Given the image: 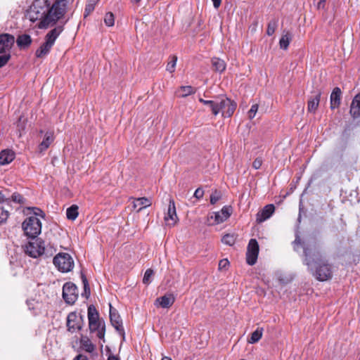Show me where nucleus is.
<instances>
[{"instance_id": "obj_11", "label": "nucleus", "mask_w": 360, "mask_h": 360, "mask_svg": "<svg viewBox=\"0 0 360 360\" xmlns=\"http://www.w3.org/2000/svg\"><path fill=\"white\" fill-rule=\"evenodd\" d=\"M177 219L174 201L172 199H169L167 212L165 216V221L167 226H172L176 224Z\"/></svg>"}, {"instance_id": "obj_18", "label": "nucleus", "mask_w": 360, "mask_h": 360, "mask_svg": "<svg viewBox=\"0 0 360 360\" xmlns=\"http://www.w3.org/2000/svg\"><path fill=\"white\" fill-rule=\"evenodd\" d=\"M54 140L53 134L51 131H47L44 134L43 141L39 143L38 146V150L39 153L45 151Z\"/></svg>"}, {"instance_id": "obj_26", "label": "nucleus", "mask_w": 360, "mask_h": 360, "mask_svg": "<svg viewBox=\"0 0 360 360\" xmlns=\"http://www.w3.org/2000/svg\"><path fill=\"white\" fill-rule=\"evenodd\" d=\"M212 65L214 71L219 73L223 72L226 68L225 61L217 57H214L212 58Z\"/></svg>"}, {"instance_id": "obj_45", "label": "nucleus", "mask_w": 360, "mask_h": 360, "mask_svg": "<svg viewBox=\"0 0 360 360\" xmlns=\"http://www.w3.org/2000/svg\"><path fill=\"white\" fill-rule=\"evenodd\" d=\"M221 198V195L217 191H215L211 195H210V203L212 205H214L217 202V201Z\"/></svg>"}, {"instance_id": "obj_20", "label": "nucleus", "mask_w": 360, "mask_h": 360, "mask_svg": "<svg viewBox=\"0 0 360 360\" xmlns=\"http://www.w3.org/2000/svg\"><path fill=\"white\" fill-rule=\"evenodd\" d=\"M350 114L354 118L360 117V93L355 96L350 106Z\"/></svg>"}, {"instance_id": "obj_22", "label": "nucleus", "mask_w": 360, "mask_h": 360, "mask_svg": "<svg viewBox=\"0 0 360 360\" xmlns=\"http://www.w3.org/2000/svg\"><path fill=\"white\" fill-rule=\"evenodd\" d=\"M63 30V26L60 25L49 31L45 37V40L51 43L52 45L54 44L56 39L60 34Z\"/></svg>"}, {"instance_id": "obj_34", "label": "nucleus", "mask_w": 360, "mask_h": 360, "mask_svg": "<svg viewBox=\"0 0 360 360\" xmlns=\"http://www.w3.org/2000/svg\"><path fill=\"white\" fill-rule=\"evenodd\" d=\"M82 283L84 285V292L82 294V295L83 297H85L86 298H89L90 294H91V290H90L88 280H87L86 277L85 276V275L82 274Z\"/></svg>"}, {"instance_id": "obj_54", "label": "nucleus", "mask_w": 360, "mask_h": 360, "mask_svg": "<svg viewBox=\"0 0 360 360\" xmlns=\"http://www.w3.org/2000/svg\"><path fill=\"white\" fill-rule=\"evenodd\" d=\"M37 212H34L35 215H41L43 217H44L42 215L43 212L39 209H37Z\"/></svg>"}, {"instance_id": "obj_16", "label": "nucleus", "mask_w": 360, "mask_h": 360, "mask_svg": "<svg viewBox=\"0 0 360 360\" xmlns=\"http://www.w3.org/2000/svg\"><path fill=\"white\" fill-rule=\"evenodd\" d=\"M15 158V153L11 149H4L0 152V165L11 163Z\"/></svg>"}, {"instance_id": "obj_44", "label": "nucleus", "mask_w": 360, "mask_h": 360, "mask_svg": "<svg viewBox=\"0 0 360 360\" xmlns=\"http://www.w3.org/2000/svg\"><path fill=\"white\" fill-rule=\"evenodd\" d=\"M10 58L11 54L9 53L0 56V68L4 66Z\"/></svg>"}, {"instance_id": "obj_12", "label": "nucleus", "mask_w": 360, "mask_h": 360, "mask_svg": "<svg viewBox=\"0 0 360 360\" xmlns=\"http://www.w3.org/2000/svg\"><path fill=\"white\" fill-rule=\"evenodd\" d=\"M15 42V37L10 34H0V53H6L12 48Z\"/></svg>"}, {"instance_id": "obj_4", "label": "nucleus", "mask_w": 360, "mask_h": 360, "mask_svg": "<svg viewBox=\"0 0 360 360\" xmlns=\"http://www.w3.org/2000/svg\"><path fill=\"white\" fill-rule=\"evenodd\" d=\"M22 226L25 234L32 238H35L41 231V223L36 216L27 218Z\"/></svg>"}, {"instance_id": "obj_31", "label": "nucleus", "mask_w": 360, "mask_h": 360, "mask_svg": "<svg viewBox=\"0 0 360 360\" xmlns=\"http://www.w3.org/2000/svg\"><path fill=\"white\" fill-rule=\"evenodd\" d=\"M78 209L79 207L76 205H72L68 207L66 210L67 218L70 220H75L79 214Z\"/></svg>"}, {"instance_id": "obj_47", "label": "nucleus", "mask_w": 360, "mask_h": 360, "mask_svg": "<svg viewBox=\"0 0 360 360\" xmlns=\"http://www.w3.org/2000/svg\"><path fill=\"white\" fill-rule=\"evenodd\" d=\"M262 165V160L261 158H257L252 162V167L255 169H258Z\"/></svg>"}, {"instance_id": "obj_41", "label": "nucleus", "mask_w": 360, "mask_h": 360, "mask_svg": "<svg viewBox=\"0 0 360 360\" xmlns=\"http://www.w3.org/2000/svg\"><path fill=\"white\" fill-rule=\"evenodd\" d=\"M259 106L257 104H253L249 111L248 112V118L252 120L258 110Z\"/></svg>"}, {"instance_id": "obj_52", "label": "nucleus", "mask_w": 360, "mask_h": 360, "mask_svg": "<svg viewBox=\"0 0 360 360\" xmlns=\"http://www.w3.org/2000/svg\"><path fill=\"white\" fill-rule=\"evenodd\" d=\"M302 243L301 239L299 236H296L295 240H294L295 245H300Z\"/></svg>"}, {"instance_id": "obj_28", "label": "nucleus", "mask_w": 360, "mask_h": 360, "mask_svg": "<svg viewBox=\"0 0 360 360\" xmlns=\"http://www.w3.org/2000/svg\"><path fill=\"white\" fill-rule=\"evenodd\" d=\"M195 89L191 86H181L176 91V94L179 97L184 98L189 95L193 94Z\"/></svg>"}, {"instance_id": "obj_37", "label": "nucleus", "mask_w": 360, "mask_h": 360, "mask_svg": "<svg viewBox=\"0 0 360 360\" xmlns=\"http://www.w3.org/2000/svg\"><path fill=\"white\" fill-rule=\"evenodd\" d=\"M221 242L226 245H233L236 242V237L233 234H226L222 237Z\"/></svg>"}, {"instance_id": "obj_29", "label": "nucleus", "mask_w": 360, "mask_h": 360, "mask_svg": "<svg viewBox=\"0 0 360 360\" xmlns=\"http://www.w3.org/2000/svg\"><path fill=\"white\" fill-rule=\"evenodd\" d=\"M199 101L205 105H208L210 110H212V112L214 115H217V98L215 100H205L203 98H199Z\"/></svg>"}, {"instance_id": "obj_40", "label": "nucleus", "mask_w": 360, "mask_h": 360, "mask_svg": "<svg viewBox=\"0 0 360 360\" xmlns=\"http://www.w3.org/2000/svg\"><path fill=\"white\" fill-rule=\"evenodd\" d=\"M11 200L19 204H23L25 202V198L20 193H14L10 198V201Z\"/></svg>"}, {"instance_id": "obj_32", "label": "nucleus", "mask_w": 360, "mask_h": 360, "mask_svg": "<svg viewBox=\"0 0 360 360\" xmlns=\"http://www.w3.org/2000/svg\"><path fill=\"white\" fill-rule=\"evenodd\" d=\"M98 1V0H87L84 13V18L89 16L94 11L95 6Z\"/></svg>"}, {"instance_id": "obj_35", "label": "nucleus", "mask_w": 360, "mask_h": 360, "mask_svg": "<svg viewBox=\"0 0 360 360\" xmlns=\"http://www.w3.org/2000/svg\"><path fill=\"white\" fill-rule=\"evenodd\" d=\"M170 60L167 63L166 70L172 73L175 70V67L177 62V57L176 56H170Z\"/></svg>"}, {"instance_id": "obj_15", "label": "nucleus", "mask_w": 360, "mask_h": 360, "mask_svg": "<svg viewBox=\"0 0 360 360\" xmlns=\"http://www.w3.org/2000/svg\"><path fill=\"white\" fill-rule=\"evenodd\" d=\"M275 207L273 204L266 205L257 214V221L262 223L269 219L274 212Z\"/></svg>"}, {"instance_id": "obj_13", "label": "nucleus", "mask_w": 360, "mask_h": 360, "mask_svg": "<svg viewBox=\"0 0 360 360\" xmlns=\"http://www.w3.org/2000/svg\"><path fill=\"white\" fill-rule=\"evenodd\" d=\"M232 213V207L231 206H224L219 212H213L210 217L214 219L216 224H221L227 220Z\"/></svg>"}, {"instance_id": "obj_50", "label": "nucleus", "mask_w": 360, "mask_h": 360, "mask_svg": "<svg viewBox=\"0 0 360 360\" xmlns=\"http://www.w3.org/2000/svg\"><path fill=\"white\" fill-rule=\"evenodd\" d=\"M73 360H89V359L86 356H84V355H82V354H78L77 356H76L74 358Z\"/></svg>"}, {"instance_id": "obj_10", "label": "nucleus", "mask_w": 360, "mask_h": 360, "mask_svg": "<svg viewBox=\"0 0 360 360\" xmlns=\"http://www.w3.org/2000/svg\"><path fill=\"white\" fill-rule=\"evenodd\" d=\"M259 254V244L256 239L252 238L250 240L247 252H246V262L249 265H254L257 262Z\"/></svg>"}, {"instance_id": "obj_55", "label": "nucleus", "mask_w": 360, "mask_h": 360, "mask_svg": "<svg viewBox=\"0 0 360 360\" xmlns=\"http://www.w3.org/2000/svg\"><path fill=\"white\" fill-rule=\"evenodd\" d=\"M162 360H172V359L170 357H168V356H165L162 359Z\"/></svg>"}, {"instance_id": "obj_46", "label": "nucleus", "mask_w": 360, "mask_h": 360, "mask_svg": "<svg viewBox=\"0 0 360 360\" xmlns=\"http://www.w3.org/2000/svg\"><path fill=\"white\" fill-rule=\"evenodd\" d=\"M9 203L10 202V197L4 193V191H0V204L2 203Z\"/></svg>"}, {"instance_id": "obj_36", "label": "nucleus", "mask_w": 360, "mask_h": 360, "mask_svg": "<svg viewBox=\"0 0 360 360\" xmlns=\"http://www.w3.org/2000/svg\"><path fill=\"white\" fill-rule=\"evenodd\" d=\"M278 26V21L276 20H271L267 26L266 34L269 36H271L275 32L276 29Z\"/></svg>"}, {"instance_id": "obj_30", "label": "nucleus", "mask_w": 360, "mask_h": 360, "mask_svg": "<svg viewBox=\"0 0 360 360\" xmlns=\"http://www.w3.org/2000/svg\"><path fill=\"white\" fill-rule=\"evenodd\" d=\"M263 328H257L253 333H252L250 338L248 340V343L255 344L262 338L263 334Z\"/></svg>"}, {"instance_id": "obj_38", "label": "nucleus", "mask_w": 360, "mask_h": 360, "mask_svg": "<svg viewBox=\"0 0 360 360\" xmlns=\"http://www.w3.org/2000/svg\"><path fill=\"white\" fill-rule=\"evenodd\" d=\"M154 271L151 269H148L143 276V283L146 285H148L152 281V277L153 276Z\"/></svg>"}, {"instance_id": "obj_25", "label": "nucleus", "mask_w": 360, "mask_h": 360, "mask_svg": "<svg viewBox=\"0 0 360 360\" xmlns=\"http://www.w3.org/2000/svg\"><path fill=\"white\" fill-rule=\"evenodd\" d=\"M80 345L83 349L89 353H91L95 349L94 345L91 342L90 339L86 335H81Z\"/></svg>"}, {"instance_id": "obj_56", "label": "nucleus", "mask_w": 360, "mask_h": 360, "mask_svg": "<svg viewBox=\"0 0 360 360\" xmlns=\"http://www.w3.org/2000/svg\"><path fill=\"white\" fill-rule=\"evenodd\" d=\"M135 3H139L141 0H132Z\"/></svg>"}, {"instance_id": "obj_6", "label": "nucleus", "mask_w": 360, "mask_h": 360, "mask_svg": "<svg viewBox=\"0 0 360 360\" xmlns=\"http://www.w3.org/2000/svg\"><path fill=\"white\" fill-rule=\"evenodd\" d=\"M53 264L62 272L70 271L74 267V261L68 253H58L53 258Z\"/></svg>"}, {"instance_id": "obj_3", "label": "nucleus", "mask_w": 360, "mask_h": 360, "mask_svg": "<svg viewBox=\"0 0 360 360\" xmlns=\"http://www.w3.org/2000/svg\"><path fill=\"white\" fill-rule=\"evenodd\" d=\"M88 319L90 332H97V337L103 339L105 333V323L99 319L98 312L93 305L88 307Z\"/></svg>"}, {"instance_id": "obj_27", "label": "nucleus", "mask_w": 360, "mask_h": 360, "mask_svg": "<svg viewBox=\"0 0 360 360\" xmlns=\"http://www.w3.org/2000/svg\"><path fill=\"white\" fill-rule=\"evenodd\" d=\"M52 46H53V45L51 43H49L45 40V42L43 43L40 46V47L36 51V53H35L36 56L37 58L44 57L49 53Z\"/></svg>"}, {"instance_id": "obj_17", "label": "nucleus", "mask_w": 360, "mask_h": 360, "mask_svg": "<svg viewBox=\"0 0 360 360\" xmlns=\"http://www.w3.org/2000/svg\"><path fill=\"white\" fill-rule=\"evenodd\" d=\"M342 91L339 87L333 89L330 94V108H338L340 105Z\"/></svg>"}, {"instance_id": "obj_9", "label": "nucleus", "mask_w": 360, "mask_h": 360, "mask_svg": "<svg viewBox=\"0 0 360 360\" xmlns=\"http://www.w3.org/2000/svg\"><path fill=\"white\" fill-rule=\"evenodd\" d=\"M84 321L82 316H78L76 312H70L67 317L66 326L70 333L80 330L83 328Z\"/></svg>"}, {"instance_id": "obj_49", "label": "nucleus", "mask_w": 360, "mask_h": 360, "mask_svg": "<svg viewBox=\"0 0 360 360\" xmlns=\"http://www.w3.org/2000/svg\"><path fill=\"white\" fill-rule=\"evenodd\" d=\"M203 195L204 191L202 188H198L195 190L193 195L197 199H201L203 197Z\"/></svg>"}, {"instance_id": "obj_23", "label": "nucleus", "mask_w": 360, "mask_h": 360, "mask_svg": "<svg viewBox=\"0 0 360 360\" xmlns=\"http://www.w3.org/2000/svg\"><path fill=\"white\" fill-rule=\"evenodd\" d=\"M321 95V93L318 92L314 96L309 98L307 106V110L309 112L315 113L319 105Z\"/></svg>"}, {"instance_id": "obj_48", "label": "nucleus", "mask_w": 360, "mask_h": 360, "mask_svg": "<svg viewBox=\"0 0 360 360\" xmlns=\"http://www.w3.org/2000/svg\"><path fill=\"white\" fill-rule=\"evenodd\" d=\"M229 265V262L227 259H224L219 262V269H226Z\"/></svg>"}, {"instance_id": "obj_33", "label": "nucleus", "mask_w": 360, "mask_h": 360, "mask_svg": "<svg viewBox=\"0 0 360 360\" xmlns=\"http://www.w3.org/2000/svg\"><path fill=\"white\" fill-rule=\"evenodd\" d=\"M291 39L292 37L290 33L287 32L286 34H283L279 41L281 49H283L284 50L287 49Z\"/></svg>"}, {"instance_id": "obj_7", "label": "nucleus", "mask_w": 360, "mask_h": 360, "mask_svg": "<svg viewBox=\"0 0 360 360\" xmlns=\"http://www.w3.org/2000/svg\"><path fill=\"white\" fill-rule=\"evenodd\" d=\"M25 253L33 258H37L41 256L45 251L44 241L41 238H37L33 241H30L25 246Z\"/></svg>"}, {"instance_id": "obj_21", "label": "nucleus", "mask_w": 360, "mask_h": 360, "mask_svg": "<svg viewBox=\"0 0 360 360\" xmlns=\"http://www.w3.org/2000/svg\"><path fill=\"white\" fill-rule=\"evenodd\" d=\"M175 297L172 294H167L164 296L158 297L156 300V302L159 303V305L162 308H169L170 307L174 302Z\"/></svg>"}, {"instance_id": "obj_5", "label": "nucleus", "mask_w": 360, "mask_h": 360, "mask_svg": "<svg viewBox=\"0 0 360 360\" xmlns=\"http://www.w3.org/2000/svg\"><path fill=\"white\" fill-rule=\"evenodd\" d=\"M217 115L221 112L224 117H231L237 107L236 103L227 97L217 98Z\"/></svg>"}, {"instance_id": "obj_8", "label": "nucleus", "mask_w": 360, "mask_h": 360, "mask_svg": "<svg viewBox=\"0 0 360 360\" xmlns=\"http://www.w3.org/2000/svg\"><path fill=\"white\" fill-rule=\"evenodd\" d=\"M63 298L68 304H73L78 298L77 288L71 282L65 283L63 287Z\"/></svg>"}, {"instance_id": "obj_53", "label": "nucleus", "mask_w": 360, "mask_h": 360, "mask_svg": "<svg viewBox=\"0 0 360 360\" xmlns=\"http://www.w3.org/2000/svg\"><path fill=\"white\" fill-rule=\"evenodd\" d=\"M108 360H120V359L118 356L110 354V355H109Z\"/></svg>"}, {"instance_id": "obj_2", "label": "nucleus", "mask_w": 360, "mask_h": 360, "mask_svg": "<svg viewBox=\"0 0 360 360\" xmlns=\"http://www.w3.org/2000/svg\"><path fill=\"white\" fill-rule=\"evenodd\" d=\"M304 259L303 263L309 273L319 281H327L333 278V266L322 256L316 243L303 246Z\"/></svg>"}, {"instance_id": "obj_14", "label": "nucleus", "mask_w": 360, "mask_h": 360, "mask_svg": "<svg viewBox=\"0 0 360 360\" xmlns=\"http://www.w3.org/2000/svg\"><path fill=\"white\" fill-rule=\"evenodd\" d=\"M110 319L111 324L120 335H124V330L122 319H120V316L117 313V311L115 310H112L110 304Z\"/></svg>"}, {"instance_id": "obj_39", "label": "nucleus", "mask_w": 360, "mask_h": 360, "mask_svg": "<svg viewBox=\"0 0 360 360\" xmlns=\"http://www.w3.org/2000/svg\"><path fill=\"white\" fill-rule=\"evenodd\" d=\"M104 22L108 27H112L115 23L114 15L111 12H108L105 14L104 18Z\"/></svg>"}, {"instance_id": "obj_1", "label": "nucleus", "mask_w": 360, "mask_h": 360, "mask_svg": "<svg viewBox=\"0 0 360 360\" xmlns=\"http://www.w3.org/2000/svg\"><path fill=\"white\" fill-rule=\"evenodd\" d=\"M68 0H34L28 12L32 22L39 20L38 27L46 29L62 19L67 12Z\"/></svg>"}, {"instance_id": "obj_51", "label": "nucleus", "mask_w": 360, "mask_h": 360, "mask_svg": "<svg viewBox=\"0 0 360 360\" xmlns=\"http://www.w3.org/2000/svg\"><path fill=\"white\" fill-rule=\"evenodd\" d=\"M213 2V6L215 8H218L221 3V0H212Z\"/></svg>"}, {"instance_id": "obj_43", "label": "nucleus", "mask_w": 360, "mask_h": 360, "mask_svg": "<svg viewBox=\"0 0 360 360\" xmlns=\"http://www.w3.org/2000/svg\"><path fill=\"white\" fill-rule=\"evenodd\" d=\"M326 0H314L313 4L317 10L325 9Z\"/></svg>"}, {"instance_id": "obj_24", "label": "nucleus", "mask_w": 360, "mask_h": 360, "mask_svg": "<svg viewBox=\"0 0 360 360\" xmlns=\"http://www.w3.org/2000/svg\"><path fill=\"white\" fill-rule=\"evenodd\" d=\"M16 43L20 49H26L30 46L32 38L29 34H21L17 38Z\"/></svg>"}, {"instance_id": "obj_42", "label": "nucleus", "mask_w": 360, "mask_h": 360, "mask_svg": "<svg viewBox=\"0 0 360 360\" xmlns=\"http://www.w3.org/2000/svg\"><path fill=\"white\" fill-rule=\"evenodd\" d=\"M9 216V212L0 207V224L5 222Z\"/></svg>"}, {"instance_id": "obj_19", "label": "nucleus", "mask_w": 360, "mask_h": 360, "mask_svg": "<svg viewBox=\"0 0 360 360\" xmlns=\"http://www.w3.org/2000/svg\"><path fill=\"white\" fill-rule=\"evenodd\" d=\"M150 205V200L145 197L134 199L133 201V208L134 210H136L137 212H141L143 208H146Z\"/></svg>"}]
</instances>
